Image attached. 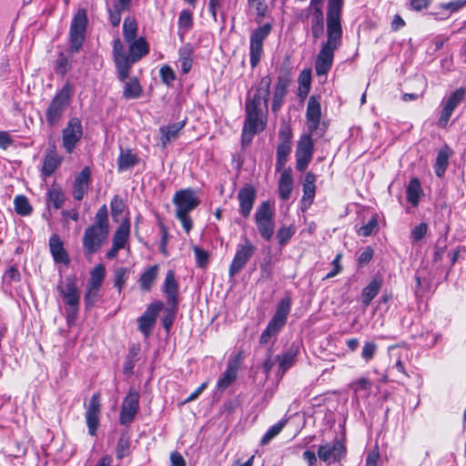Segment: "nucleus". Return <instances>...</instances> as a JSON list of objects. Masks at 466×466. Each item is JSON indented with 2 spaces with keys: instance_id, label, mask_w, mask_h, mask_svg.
Returning a JSON list of instances; mask_svg holds the SVG:
<instances>
[{
  "instance_id": "nucleus-41",
  "label": "nucleus",
  "mask_w": 466,
  "mask_h": 466,
  "mask_svg": "<svg viewBox=\"0 0 466 466\" xmlns=\"http://www.w3.org/2000/svg\"><path fill=\"white\" fill-rule=\"evenodd\" d=\"M178 30L181 35L187 33L193 27V15L187 10L184 9L180 12L178 17Z\"/></svg>"
},
{
  "instance_id": "nucleus-6",
  "label": "nucleus",
  "mask_w": 466,
  "mask_h": 466,
  "mask_svg": "<svg viewBox=\"0 0 466 466\" xmlns=\"http://www.w3.org/2000/svg\"><path fill=\"white\" fill-rule=\"evenodd\" d=\"M88 19L86 11L80 8L75 14L69 30L70 51L78 53L86 38Z\"/></svg>"
},
{
  "instance_id": "nucleus-20",
  "label": "nucleus",
  "mask_w": 466,
  "mask_h": 466,
  "mask_svg": "<svg viewBox=\"0 0 466 466\" xmlns=\"http://www.w3.org/2000/svg\"><path fill=\"white\" fill-rule=\"evenodd\" d=\"M256 197V189L250 184L245 185L238 190V200L239 203V213L244 218H248L250 216Z\"/></svg>"
},
{
  "instance_id": "nucleus-47",
  "label": "nucleus",
  "mask_w": 466,
  "mask_h": 466,
  "mask_svg": "<svg viewBox=\"0 0 466 466\" xmlns=\"http://www.w3.org/2000/svg\"><path fill=\"white\" fill-rule=\"evenodd\" d=\"M178 54L181 69L183 73L187 74L190 71L192 66V59L190 57L191 47L189 46H185L179 49Z\"/></svg>"
},
{
  "instance_id": "nucleus-36",
  "label": "nucleus",
  "mask_w": 466,
  "mask_h": 466,
  "mask_svg": "<svg viewBox=\"0 0 466 466\" xmlns=\"http://www.w3.org/2000/svg\"><path fill=\"white\" fill-rule=\"evenodd\" d=\"M123 96L127 99H137L142 94V87L137 77L131 78L127 81V78L124 82Z\"/></svg>"
},
{
  "instance_id": "nucleus-3",
  "label": "nucleus",
  "mask_w": 466,
  "mask_h": 466,
  "mask_svg": "<svg viewBox=\"0 0 466 466\" xmlns=\"http://www.w3.org/2000/svg\"><path fill=\"white\" fill-rule=\"evenodd\" d=\"M109 233L108 211L106 205L97 210L95 222L87 227L83 236V248L87 254L96 253Z\"/></svg>"
},
{
  "instance_id": "nucleus-15",
  "label": "nucleus",
  "mask_w": 466,
  "mask_h": 466,
  "mask_svg": "<svg viewBox=\"0 0 466 466\" xmlns=\"http://www.w3.org/2000/svg\"><path fill=\"white\" fill-rule=\"evenodd\" d=\"M306 120L307 127L309 130V133L313 134L315 132H319V136H322L324 133V129L321 128V106L319 99L316 96H311L309 98L307 110H306Z\"/></svg>"
},
{
  "instance_id": "nucleus-49",
  "label": "nucleus",
  "mask_w": 466,
  "mask_h": 466,
  "mask_svg": "<svg viewBox=\"0 0 466 466\" xmlns=\"http://www.w3.org/2000/svg\"><path fill=\"white\" fill-rule=\"evenodd\" d=\"M71 67V59L66 54L61 52L56 62V72L61 76H65Z\"/></svg>"
},
{
  "instance_id": "nucleus-25",
  "label": "nucleus",
  "mask_w": 466,
  "mask_h": 466,
  "mask_svg": "<svg viewBox=\"0 0 466 466\" xmlns=\"http://www.w3.org/2000/svg\"><path fill=\"white\" fill-rule=\"evenodd\" d=\"M62 157L58 156L55 144L49 145L42 167L44 176L50 177L60 165Z\"/></svg>"
},
{
  "instance_id": "nucleus-5",
  "label": "nucleus",
  "mask_w": 466,
  "mask_h": 466,
  "mask_svg": "<svg viewBox=\"0 0 466 466\" xmlns=\"http://www.w3.org/2000/svg\"><path fill=\"white\" fill-rule=\"evenodd\" d=\"M72 96V86L66 83L53 97L46 111V119L50 127L56 126L67 109Z\"/></svg>"
},
{
  "instance_id": "nucleus-22",
  "label": "nucleus",
  "mask_w": 466,
  "mask_h": 466,
  "mask_svg": "<svg viewBox=\"0 0 466 466\" xmlns=\"http://www.w3.org/2000/svg\"><path fill=\"white\" fill-rule=\"evenodd\" d=\"M299 350V345L292 343L287 351L281 355L276 356L275 359L279 362L278 375H279L280 378L284 376L288 370L294 366Z\"/></svg>"
},
{
  "instance_id": "nucleus-61",
  "label": "nucleus",
  "mask_w": 466,
  "mask_h": 466,
  "mask_svg": "<svg viewBox=\"0 0 466 466\" xmlns=\"http://www.w3.org/2000/svg\"><path fill=\"white\" fill-rule=\"evenodd\" d=\"M112 217L116 219L118 215H121L124 211L125 205L123 200L118 197L115 196L110 203Z\"/></svg>"
},
{
  "instance_id": "nucleus-30",
  "label": "nucleus",
  "mask_w": 466,
  "mask_h": 466,
  "mask_svg": "<svg viewBox=\"0 0 466 466\" xmlns=\"http://www.w3.org/2000/svg\"><path fill=\"white\" fill-rule=\"evenodd\" d=\"M185 123V120H183L168 126H162L159 128L161 133L160 142L163 147H166L167 144L178 137V133L184 127Z\"/></svg>"
},
{
  "instance_id": "nucleus-62",
  "label": "nucleus",
  "mask_w": 466,
  "mask_h": 466,
  "mask_svg": "<svg viewBox=\"0 0 466 466\" xmlns=\"http://www.w3.org/2000/svg\"><path fill=\"white\" fill-rule=\"evenodd\" d=\"M159 74L162 81L167 85H170L176 78L173 69L168 66H162Z\"/></svg>"
},
{
  "instance_id": "nucleus-37",
  "label": "nucleus",
  "mask_w": 466,
  "mask_h": 466,
  "mask_svg": "<svg viewBox=\"0 0 466 466\" xmlns=\"http://www.w3.org/2000/svg\"><path fill=\"white\" fill-rule=\"evenodd\" d=\"M47 201L56 209L62 208L65 202V194L59 186L53 185L47 191Z\"/></svg>"
},
{
  "instance_id": "nucleus-1",
  "label": "nucleus",
  "mask_w": 466,
  "mask_h": 466,
  "mask_svg": "<svg viewBox=\"0 0 466 466\" xmlns=\"http://www.w3.org/2000/svg\"><path fill=\"white\" fill-rule=\"evenodd\" d=\"M344 0H329L327 9V41L323 43L315 61L318 76H325L330 70L334 52L341 45L342 27L341 14Z\"/></svg>"
},
{
  "instance_id": "nucleus-51",
  "label": "nucleus",
  "mask_w": 466,
  "mask_h": 466,
  "mask_svg": "<svg viewBox=\"0 0 466 466\" xmlns=\"http://www.w3.org/2000/svg\"><path fill=\"white\" fill-rule=\"evenodd\" d=\"M379 228L378 216L373 215L367 224L363 225L359 229V235L362 237H369L373 232L377 231Z\"/></svg>"
},
{
  "instance_id": "nucleus-54",
  "label": "nucleus",
  "mask_w": 466,
  "mask_h": 466,
  "mask_svg": "<svg viewBox=\"0 0 466 466\" xmlns=\"http://www.w3.org/2000/svg\"><path fill=\"white\" fill-rule=\"evenodd\" d=\"M163 306L164 305L162 301H155L147 306L146 311L142 314V316L147 319L149 318V319L156 322L159 312L163 309Z\"/></svg>"
},
{
  "instance_id": "nucleus-44",
  "label": "nucleus",
  "mask_w": 466,
  "mask_h": 466,
  "mask_svg": "<svg viewBox=\"0 0 466 466\" xmlns=\"http://www.w3.org/2000/svg\"><path fill=\"white\" fill-rule=\"evenodd\" d=\"M178 304H167V307L164 310L162 318V325L167 332L170 330L174 320L176 319Z\"/></svg>"
},
{
  "instance_id": "nucleus-35",
  "label": "nucleus",
  "mask_w": 466,
  "mask_h": 466,
  "mask_svg": "<svg viewBox=\"0 0 466 466\" xmlns=\"http://www.w3.org/2000/svg\"><path fill=\"white\" fill-rule=\"evenodd\" d=\"M311 34L314 39L319 38L324 32V17L322 9L316 8L312 11Z\"/></svg>"
},
{
  "instance_id": "nucleus-60",
  "label": "nucleus",
  "mask_w": 466,
  "mask_h": 466,
  "mask_svg": "<svg viewBox=\"0 0 466 466\" xmlns=\"http://www.w3.org/2000/svg\"><path fill=\"white\" fill-rule=\"evenodd\" d=\"M376 351L377 345L372 341H367L362 348L361 357L368 362L374 358Z\"/></svg>"
},
{
  "instance_id": "nucleus-38",
  "label": "nucleus",
  "mask_w": 466,
  "mask_h": 466,
  "mask_svg": "<svg viewBox=\"0 0 466 466\" xmlns=\"http://www.w3.org/2000/svg\"><path fill=\"white\" fill-rule=\"evenodd\" d=\"M450 152L449 148L445 147L438 152L435 162V174L437 177H441L446 171L449 164Z\"/></svg>"
},
{
  "instance_id": "nucleus-24",
  "label": "nucleus",
  "mask_w": 466,
  "mask_h": 466,
  "mask_svg": "<svg viewBox=\"0 0 466 466\" xmlns=\"http://www.w3.org/2000/svg\"><path fill=\"white\" fill-rule=\"evenodd\" d=\"M163 292L167 298V304H178V283L172 269H169L166 274Z\"/></svg>"
},
{
  "instance_id": "nucleus-19",
  "label": "nucleus",
  "mask_w": 466,
  "mask_h": 466,
  "mask_svg": "<svg viewBox=\"0 0 466 466\" xmlns=\"http://www.w3.org/2000/svg\"><path fill=\"white\" fill-rule=\"evenodd\" d=\"M100 407L99 394H93L88 401L85 414L88 433L91 436H95L96 434V431L99 426Z\"/></svg>"
},
{
  "instance_id": "nucleus-29",
  "label": "nucleus",
  "mask_w": 466,
  "mask_h": 466,
  "mask_svg": "<svg viewBox=\"0 0 466 466\" xmlns=\"http://www.w3.org/2000/svg\"><path fill=\"white\" fill-rule=\"evenodd\" d=\"M139 163V157L129 148H120V154L117 157V171L124 172Z\"/></svg>"
},
{
  "instance_id": "nucleus-64",
  "label": "nucleus",
  "mask_w": 466,
  "mask_h": 466,
  "mask_svg": "<svg viewBox=\"0 0 466 466\" xmlns=\"http://www.w3.org/2000/svg\"><path fill=\"white\" fill-rule=\"evenodd\" d=\"M194 253H195L196 261H197L198 266L200 268L206 267L208 262V252L201 249L198 247H195Z\"/></svg>"
},
{
  "instance_id": "nucleus-18",
  "label": "nucleus",
  "mask_w": 466,
  "mask_h": 466,
  "mask_svg": "<svg viewBox=\"0 0 466 466\" xmlns=\"http://www.w3.org/2000/svg\"><path fill=\"white\" fill-rule=\"evenodd\" d=\"M139 409V394L130 390L124 399L121 406L119 421L122 425H127L133 421Z\"/></svg>"
},
{
  "instance_id": "nucleus-26",
  "label": "nucleus",
  "mask_w": 466,
  "mask_h": 466,
  "mask_svg": "<svg viewBox=\"0 0 466 466\" xmlns=\"http://www.w3.org/2000/svg\"><path fill=\"white\" fill-rule=\"evenodd\" d=\"M91 172L89 167H86L76 176L74 182L73 196L76 200H82L87 192L88 183Z\"/></svg>"
},
{
  "instance_id": "nucleus-34",
  "label": "nucleus",
  "mask_w": 466,
  "mask_h": 466,
  "mask_svg": "<svg viewBox=\"0 0 466 466\" xmlns=\"http://www.w3.org/2000/svg\"><path fill=\"white\" fill-rule=\"evenodd\" d=\"M158 266L153 265L147 268L139 278V285L142 290L148 291L157 279Z\"/></svg>"
},
{
  "instance_id": "nucleus-14",
  "label": "nucleus",
  "mask_w": 466,
  "mask_h": 466,
  "mask_svg": "<svg viewBox=\"0 0 466 466\" xmlns=\"http://www.w3.org/2000/svg\"><path fill=\"white\" fill-rule=\"evenodd\" d=\"M173 203L176 206V213H189L199 205V199L194 189L185 188L175 193Z\"/></svg>"
},
{
  "instance_id": "nucleus-55",
  "label": "nucleus",
  "mask_w": 466,
  "mask_h": 466,
  "mask_svg": "<svg viewBox=\"0 0 466 466\" xmlns=\"http://www.w3.org/2000/svg\"><path fill=\"white\" fill-rule=\"evenodd\" d=\"M310 72L302 71L299 76V95L307 96L310 88Z\"/></svg>"
},
{
  "instance_id": "nucleus-40",
  "label": "nucleus",
  "mask_w": 466,
  "mask_h": 466,
  "mask_svg": "<svg viewBox=\"0 0 466 466\" xmlns=\"http://www.w3.org/2000/svg\"><path fill=\"white\" fill-rule=\"evenodd\" d=\"M421 188L418 178H412L407 187V199L416 207L419 203Z\"/></svg>"
},
{
  "instance_id": "nucleus-50",
  "label": "nucleus",
  "mask_w": 466,
  "mask_h": 466,
  "mask_svg": "<svg viewBox=\"0 0 466 466\" xmlns=\"http://www.w3.org/2000/svg\"><path fill=\"white\" fill-rule=\"evenodd\" d=\"M129 8H123L120 4H116L109 8V21L112 26L116 27L119 25L122 16V12L128 10Z\"/></svg>"
},
{
  "instance_id": "nucleus-45",
  "label": "nucleus",
  "mask_w": 466,
  "mask_h": 466,
  "mask_svg": "<svg viewBox=\"0 0 466 466\" xmlns=\"http://www.w3.org/2000/svg\"><path fill=\"white\" fill-rule=\"evenodd\" d=\"M291 152L290 145L279 144L277 147V162H276V170L280 171L283 169L286 162L288 160V157Z\"/></svg>"
},
{
  "instance_id": "nucleus-16",
  "label": "nucleus",
  "mask_w": 466,
  "mask_h": 466,
  "mask_svg": "<svg viewBox=\"0 0 466 466\" xmlns=\"http://www.w3.org/2000/svg\"><path fill=\"white\" fill-rule=\"evenodd\" d=\"M112 52L117 77L121 82H125L128 78V55L119 38L113 41Z\"/></svg>"
},
{
  "instance_id": "nucleus-42",
  "label": "nucleus",
  "mask_w": 466,
  "mask_h": 466,
  "mask_svg": "<svg viewBox=\"0 0 466 466\" xmlns=\"http://www.w3.org/2000/svg\"><path fill=\"white\" fill-rule=\"evenodd\" d=\"M289 83H290V79L288 75L284 74V75L279 76L278 82H277V84L275 86V89H274L273 98L283 101V99L287 94V89L289 86Z\"/></svg>"
},
{
  "instance_id": "nucleus-56",
  "label": "nucleus",
  "mask_w": 466,
  "mask_h": 466,
  "mask_svg": "<svg viewBox=\"0 0 466 466\" xmlns=\"http://www.w3.org/2000/svg\"><path fill=\"white\" fill-rule=\"evenodd\" d=\"M104 279V268L97 266L91 273V278L87 283L88 286L100 289Z\"/></svg>"
},
{
  "instance_id": "nucleus-11",
  "label": "nucleus",
  "mask_w": 466,
  "mask_h": 466,
  "mask_svg": "<svg viewBox=\"0 0 466 466\" xmlns=\"http://www.w3.org/2000/svg\"><path fill=\"white\" fill-rule=\"evenodd\" d=\"M82 136L81 120L76 116L71 117L62 131V145L67 154L73 153Z\"/></svg>"
},
{
  "instance_id": "nucleus-59",
  "label": "nucleus",
  "mask_w": 466,
  "mask_h": 466,
  "mask_svg": "<svg viewBox=\"0 0 466 466\" xmlns=\"http://www.w3.org/2000/svg\"><path fill=\"white\" fill-rule=\"evenodd\" d=\"M294 233L295 230L292 227H281L277 232V238L279 239V245H286L294 235Z\"/></svg>"
},
{
  "instance_id": "nucleus-8",
  "label": "nucleus",
  "mask_w": 466,
  "mask_h": 466,
  "mask_svg": "<svg viewBox=\"0 0 466 466\" xmlns=\"http://www.w3.org/2000/svg\"><path fill=\"white\" fill-rule=\"evenodd\" d=\"M256 250V246L246 236H242L240 243L237 246L236 254L229 265V276L234 277L244 268L254 256Z\"/></svg>"
},
{
  "instance_id": "nucleus-57",
  "label": "nucleus",
  "mask_w": 466,
  "mask_h": 466,
  "mask_svg": "<svg viewBox=\"0 0 466 466\" xmlns=\"http://www.w3.org/2000/svg\"><path fill=\"white\" fill-rule=\"evenodd\" d=\"M129 271L127 268H119L115 271L114 285L121 291L128 278Z\"/></svg>"
},
{
  "instance_id": "nucleus-10",
  "label": "nucleus",
  "mask_w": 466,
  "mask_h": 466,
  "mask_svg": "<svg viewBox=\"0 0 466 466\" xmlns=\"http://www.w3.org/2000/svg\"><path fill=\"white\" fill-rule=\"evenodd\" d=\"M271 31L270 24H264L256 28L250 35L249 55L250 66L255 68L261 60L263 54V43Z\"/></svg>"
},
{
  "instance_id": "nucleus-7",
  "label": "nucleus",
  "mask_w": 466,
  "mask_h": 466,
  "mask_svg": "<svg viewBox=\"0 0 466 466\" xmlns=\"http://www.w3.org/2000/svg\"><path fill=\"white\" fill-rule=\"evenodd\" d=\"M57 290L65 303L69 306L68 320H75L79 309V291L75 279L71 277L66 278L58 284Z\"/></svg>"
},
{
  "instance_id": "nucleus-2",
  "label": "nucleus",
  "mask_w": 466,
  "mask_h": 466,
  "mask_svg": "<svg viewBox=\"0 0 466 466\" xmlns=\"http://www.w3.org/2000/svg\"><path fill=\"white\" fill-rule=\"evenodd\" d=\"M271 82V77L268 75L263 76L256 88L253 98L247 99L246 118L242 130L243 147L249 145L255 134L262 131L266 127L264 115L268 112Z\"/></svg>"
},
{
  "instance_id": "nucleus-32",
  "label": "nucleus",
  "mask_w": 466,
  "mask_h": 466,
  "mask_svg": "<svg viewBox=\"0 0 466 466\" xmlns=\"http://www.w3.org/2000/svg\"><path fill=\"white\" fill-rule=\"evenodd\" d=\"M130 235V221L126 218L116 228L113 236V245L119 248H125L127 242Z\"/></svg>"
},
{
  "instance_id": "nucleus-27",
  "label": "nucleus",
  "mask_w": 466,
  "mask_h": 466,
  "mask_svg": "<svg viewBox=\"0 0 466 466\" xmlns=\"http://www.w3.org/2000/svg\"><path fill=\"white\" fill-rule=\"evenodd\" d=\"M316 176L309 172L303 181V197L301 199V209L305 211L312 203L315 197Z\"/></svg>"
},
{
  "instance_id": "nucleus-52",
  "label": "nucleus",
  "mask_w": 466,
  "mask_h": 466,
  "mask_svg": "<svg viewBox=\"0 0 466 466\" xmlns=\"http://www.w3.org/2000/svg\"><path fill=\"white\" fill-rule=\"evenodd\" d=\"M99 289L98 288L88 286L86 287V292L85 294V305L86 309H90L95 306L96 302L98 300L99 297Z\"/></svg>"
},
{
  "instance_id": "nucleus-12",
  "label": "nucleus",
  "mask_w": 466,
  "mask_h": 466,
  "mask_svg": "<svg viewBox=\"0 0 466 466\" xmlns=\"http://www.w3.org/2000/svg\"><path fill=\"white\" fill-rule=\"evenodd\" d=\"M347 448L341 440L336 438L331 442L320 445L318 449V457L327 464L339 462L346 457Z\"/></svg>"
},
{
  "instance_id": "nucleus-31",
  "label": "nucleus",
  "mask_w": 466,
  "mask_h": 466,
  "mask_svg": "<svg viewBox=\"0 0 466 466\" xmlns=\"http://www.w3.org/2000/svg\"><path fill=\"white\" fill-rule=\"evenodd\" d=\"M293 188L291 168L284 169L279 181V196L282 200H288Z\"/></svg>"
},
{
  "instance_id": "nucleus-53",
  "label": "nucleus",
  "mask_w": 466,
  "mask_h": 466,
  "mask_svg": "<svg viewBox=\"0 0 466 466\" xmlns=\"http://www.w3.org/2000/svg\"><path fill=\"white\" fill-rule=\"evenodd\" d=\"M130 441L129 439L121 435L116 445V457L121 460L129 454Z\"/></svg>"
},
{
  "instance_id": "nucleus-21",
  "label": "nucleus",
  "mask_w": 466,
  "mask_h": 466,
  "mask_svg": "<svg viewBox=\"0 0 466 466\" xmlns=\"http://www.w3.org/2000/svg\"><path fill=\"white\" fill-rule=\"evenodd\" d=\"M129 45L128 54V75L130 74L131 67L134 64L139 61L143 56L148 54L149 47L144 37L134 39Z\"/></svg>"
},
{
  "instance_id": "nucleus-28",
  "label": "nucleus",
  "mask_w": 466,
  "mask_h": 466,
  "mask_svg": "<svg viewBox=\"0 0 466 466\" xmlns=\"http://www.w3.org/2000/svg\"><path fill=\"white\" fill-rule=\"evenodd\" d=\"M382 287V279L380 276H375L370 283L362 289L361 303L363 306L368 307L372 299L379 294Z\"/></svg>"
},
{
  "instance_id": "nucleus-13",
  "label": "nucleus",
  "mask_w": 466,
  "mask_h": 466,
  "mask_svg": "<svg viewBox=\"0 0 466 466\" xmlns=\"http://www.w3.org/2000/svg\"><path fill=\"white\" fill-rule=\"evenodd\" d=\"M311 133L300 137L296 148V168L302 172L310 163L313 153L314 144Z\"/></svg>"
},
{
  "instance_id": "nucleus-9",
  "label": "nucleus",
  "mask_w": 466,
  "mask_h": 466,
  "mask_svg": "<svg viewBox=\"0 0 466 466\" xmlns=\"http://www.w3.org/2000/svg\"><path fill=\"white\" fill-rule=\"evenodd\" d=\"M274 213L268 201L262 202L256 210L255 223L260 236L267 241L270 240L274 234Z\"/></svg>"
},
{
  "instance_id": "nucleus-39",
  "label": "nucleus",
  "mask_w": 466,
  "mask_h": 466,
  "mask_svg": "<svg viewBox=\"0 0 466 466\" xmlns=\"http://www.w3.org/2000/svg\"><path fill=\"white\" fill-rule=\"evenodd\" d=\"M137 31V24L134 17L127 16L123 23V35L127 43L132 42L136 39Z\"/></svg>"
},
{
  "instance_id": "nucleus-23",
  "label": "nucleus",
  "mask_w": 466,
  "mask_h": 466,
  "mask_svg": "<svg viewBox=\"0 0 466 466\" xmlns=\"http://www.w3.org/2000/svg\"><path fill=\"white\" fill-rule=\"evenodd\" d=\"M49 248L56 263H60L66 266L70 263L68 253L65 249L63 242L58 235L54 234L50 237Z\"/></svg>"
},
{
  "instance_id": "nucleus-33",
  "label": "nucleus",
  "mask_w": 466,
  "mask_h": 466,
  "mask_svg": "<svg viewBox=\"0 0 466 466\" xmlns=\"http://www.w3.org/2000/svg\"><path fill=\"white\" fill-rule=\"evenodd\" d=\"M238 367L235 363H228L226 371L222 377L218 380L217 390L224 391L228 389L237 379Z\"/></svg>"
},
{
  "instance_id": "nucleus-48",
  "label": "nucleus",
  "mask_w": 466,
  "mask_h": 466,
  "mask_svg": "<svg viewBox=\"0 0 466 466\" xmlns=\"http://www.w3.org/2000/svg\"><path fill=\"white\" fill-rule=\"evenodd\" d=\"M287 420H281L275 425L271 426L268 431L264 434L260 441L261 445H267L272 439H274L276 436H278L284 426L286 425Z\"/></svg>"
},
{
  "instance_id": "nucleus-58",
  "label": "nucleus",
  "mask_w": 466,
  "mask_h": 466,
  "mask_svg": "<svg viewBox=\"0 0 466 466\" xmlns=\"http://www.w3.org/2000/svg\"><path fill=\"white\" fill-rule=\"evenodd\" d=\"M138 329L145 336L148 337L152 332L155 326V321L149 319V318L143 317L142 315L137 319Z\"/></svg>"
},
{
  "instance_id": "nucleus-63",
  "label": "nucleus",
  "mask_w": 466,
  "mask_h": 466,
  "mask_svg": "<svg viewBox=\"0 0 466 466\" xmlns=\"http://www.w3.org/2000/svg\"><path fill=\"white\" fill-rule=\"evenodd\" d=\"M428 230V225L424 222L415 226L411 231V238L414 241L421 240L426 235Z\"/></svg>"
},
{
  "instance_id": "nucleus-17",
  "label": "nucleus",
  "mask_w": 466,
  "mask_h": 466,
  "mask_svg": "<svg viewBox=\"0 0 466 466\" xmlns=\"http://www.w3.org/2000/svg\"><path fill=\"white\" fill-rule=\"evenodd\" d=\"M465 95V89L461 87L449 96L444 102V106L438 120L439 127H445L447 126L455 108L464 100Z\"/></svg>"
},
{
  "instance_id": "nucleus-43",
  "label": "nucleus",
  "mask_w": 466,
  "mask_h": 466,
  "mask_svg": "<svg viewBox=\"0 0 466 466\" xmlns=\"http://www.w3.org/2000/svg\"><path fill=\"white\" fill-rule=\"evenodd\" d=\"M15 210L18 215L28 216L33 208L26 197L18 195L14 199Z\"/></svg>"
},
{
  "instance_id": "nucleus-4",
  "label": "nucleus",
  "mask_w": 466,
  "mask_h": 466,
  "mask_svg": "<svg viewBox=\"0 0 466 466\" xmlns=\"http://www.w3.org/2000/svg\"><path fill=\"white\" fill-rule=\"evenodd\" d=\"M291 309V299L283 298L278 304L274 316L269 320L266 329L259 338V343L264 345L276 337L287 322L288 316Z\"/></svg>"
},
{
  "instance_id": "nucleus-46",
  "label": "nucleus",
  "mask_w": 466,
  "mask_h": 466,
  "mask_svg": "<svg viewBox=\"0 0 466 466\" xmlns=\"http://www.w3.org/2000/svg\"><path fill=\"white\" fill-rule=\"evenodd\" d=\"M350 387L353 390L356 395L364 392L363 397L367 398L370 395L371 382L367 378H360L352 381Z\"/></svg>"
}]
</instances>
